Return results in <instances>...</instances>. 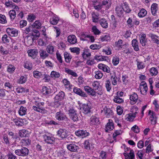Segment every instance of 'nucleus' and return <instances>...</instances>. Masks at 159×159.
Listing matches in <instances>:
<instances>
[{
  "mask_svg": "<svg viewBox=\"0 0 159 159\" xmlns=\"http://www.w3.org/2000/svg\"><path fill=\"white\" fill-rule=\"evenodd\" d=\"M55 118L59 121L64 120L67 125H69L70 124V120L61 111L56 113Z\"/></svg>",
  "mask_w": 159,
  "mask_h": 159,
  "instance_id": "1",
  "label": "nucleus"
},
{
  "mask_svg": "<svg viewBox=\"0 0 159 159\" xmlns=\"http://www.w3.org/2000/svg\"><path fill=\"white\" fill-rule=\"evenodd\" d=\"M44 141L48 144H53L55 142V138L50 133H46L43 135Z\"/></svg>",
  "mask_w": 159,
  "mask_h": 159,
  "instance_id": "2",
  "label": "nucleus"
},
{
  "mask_svg": "<svg viewBox=\"0 0 159 159\" xmlns=\"http://www.w3.org/2000/svg\"><path fill=\"white\" fill-rule=\"evenodd\" d=\"M14 152L16 155L19 156L25 157L28 155L29 150L25 147H22L21 149L16 150Z\"/></svg>",
  "mask_w": 159,
  "mask_h": 159,
  "instance_id": "3",
  "label": "nucleus"
},
{
  "mask_svg": "<svg viewBox=\"0 0 159 159\" xmlns=\"http://www.w3.org/2000/svg\"><path fill=\"white\" fill-rule=\"evenodd\" d=\"M92 86L95 90H98L96 91V93L98 95H102V86L100 85V83L98 81H96L93 82Z\"/></svg>",
  "mask_w": 159,
  "mask_h": 159,
  "instance_id": "4",
  "label": "nucleus"
},
{
  "mask_svg": "<svg viewBox=\"0 0 159 159\" xmlns=\"http://www.w3.org/2000/svg\"><path fill=\"white\" fill-rule=\"evenodd\" d=\"M148 114L150 116L149 119L151 122V124L155 125L157 123V118L156 114L154 111L149 110Z\"/></svg>",
  "mask_w": 159,
  "mask_h": 159,
  "instance_id": "5",
  "label": "nucleus"
},
{
  "mask_svg": "<svg viewBox=\"0 0 159 159\" xmlns=\"http://www.w3.org/2000/svg\"><path fill=\"white\" fill-rule=\"evenodd\" d=\"M75 134L76 136L81 138H85L89 135V133L86 130H79L75 131Z\"/></svg>",
  "mask_w": 159,
  "mask_h": 159,
  "instance_id": "6",
  "label": "nucleus"
},
{
  "mask_svg": "<svg viewBox=\"0 0 159 159\" xmlns=\"http://www.w3.org/2000/svg\"><path fill=\"white\" fill-rule=\"evenodd\" d=\"M68 131L65 129L60 128L57 132V135L62 139L67 137Z\"/></svg>",
  "mask_w": 159,
  "mask_h": 159,
  "instance_id": "7",
  "label": "nucleus"
},
{
  "mask_svg": "<svg viewBox=\"0 0 159 159\" xmlns=\"http://www.w3.org/2000/svg\"><path fill=\"white\" fill-rule=\"evenodd\" d=\"M82 108L83 112L85 114H87L91 112L90 109L91 107L90 103H88L83 104Z\"/></svg>",
  "mask_w": 159,
  "mask_h": 159,
  "instance_id": "8",
  "label": "nucleus"
},
{
  "mask_svg": "<svg viewBox=\"0 0 159 159\" xmlns=\"http://www.w3.org/2000/svg\"><path fill=\"white\" fill-rule=\"evenodd\" d=\"M74 92L79 96L84 97H87V95L82 89L77 87H75L73 89Z\"/></svg>",
  "mask_w": 159,
  "mask_h": 159,
  "instance_id": "9",
  "label": "nucleus"
},
{
  "mask_svg": "<svg viewBox=\"0 0 159 159\" xmlns=\"http://www.w3.org/2000/svg\"><path fill=\"white\" fill-rule=\"evenodd\" d=\"M25 119H22L20 118H15L13 120V122L15 125L18 126H21L25 124L24 122L25 121Z\"/></svg>",
  "mask_w": 159,
  "mask_h": 159,
  "instance_id": "10",
  "label": "nucleus"
},
{
  "mask_svg": "<svg viewBox=\"0 0 159 159\" xmlns=\"http://www.w3.org/2000/svg\"><path fill=\"white\" fill-rule=\"evenodd\" d=\"M67 148L68 150L72 152H78L79 149V147L74 144L71 143L67 145Z\"/></svg>",
  "mask_w": 159,
  "mask_h": 159,
  "instance_id": "11",
  "label": "nucleus"
},
{
  "mask_svg": "<svg viewBox=\"0 0 159 159\" xmlns=\"http://www.w3.org/2000/svg\"><path fill=\"white\" fill-rule=\"evenodd\" d=\"M108 122L107 124L105 129V131L108 132L109 130H111L113 129L114 126L112 120L109 119Z\"/></svg>",
  "mask_w": 159,
  "mask_h": 159,
  "instance_id": "12",
  "label": "nucleus"
},
{
  "mask_svg": "<svg viewBox=\"0 0 159 159\" xmlns=\"http://www.w3.org/2000/svg\"><path fill=\"white\" fill-rule=\"evenodd\" d=\"M98 67L99 69L102 70L103 71L107 73H109L110 72V69L108 66L106 65L103 64H99Z\"/></svg>",
  "mask_w": 159,
  "mask_h": 159,
  "instance_id": "13",
  "label": "nucleus"
},
{
  "mask_svg": "<svg viewBox=\"0 0 159 159\" xmlns=\"http://www.w3.org/2000/svg\"><path fill=\"white\" fill-rule=\"evenodd\" d=\"M67 41L68 42L72 44H74L77 42V39L75 35H71L67 37Z\"/></svg>",
  "mask_w": 159,
  "mask_h": 159,
  "instance_id": "14",
  "label": "nucleus"
},
{
  "mask_svg": "<svg viewBox=\"0 0 159 159\" xmlns=\"http://www.w3.org/2000/svg\"><path fill=\"white\" fill-rule=\"evenodd\" d=\"M140 42L143 46H145L147 42V39L146 38V35L145 34H142L139 38Z\"/></svg>",
  "mask_w": 159,
  "mask_h": 159,
  "instance_id": "15",
  "label": "nucleus"
},
{
  "mask_svg": "<svg viewBox=\"0 0 159 159\" xmlns=\"http://www.w3.org/2000/svg\"><path fill=\"white\" fill-rule=\"evenodd\" d=\"M124 155L126 159H134V151L130 150L129 154L124 153Z\"/></svg>",
  "mask_w": 159,
  "mask_h": 159,
  "instance_id": "16",
  "label": "nucleus"
},
{
  "mask_svg": "<svg viewBox=\"0 0 159 159\" xmlns=\"http://www.w3.org/2000/svg\"><path fill=\"white\" fill-rule=\"evenodd\" d=\"M129 98L131 103L134 104L136 102L138 99V95L136 93H134L130 95Z\"/></svg>",
  "mask_w": 159,
  "mask_h": 159,
  "instance_id": "17",
  "label": "nucleus"
},
{
  "mask_svg": "<svg viewBox=\"0 0 159 159\" xmlns=\"http://www.w3.org/2000/svg\"><path fill=\"white\" fill-rule=\"evenodd\" d=\"M98 118L96 116H92L90 118V123L92 125H94L99 123Z\"/></svg>",
  "mask_w": 159,
  "mask_h": 159,
  "instance_id": "18",
  "label": "nucleus"
},
{
  "mask_svg": "<svg viewBox=\"0 0 159 159\" xmlns=\"http://www.w3.org/2000/svg\"><path fill=\"white\" fill-rule=\"evenodd\" d=\"M157 9V4L156 3H153L151 6V12L153 16H155L156 15Z\"/></svg>",
  "mask_w": 159,
  "mask_h": 159,
  "instance_id": "19",
  "label": "nucleus"
},
{
  "mask_svg": "<svg viewBox=\"0 0 159 159\" xmlns=\"http://www.w3.org/2000/svg\"><path fill=\"white\" fill-rule=\"evenodd\" d=\"M103 110L104 113L107 117L109 118L111 115H112V111L110 108L105 107Z\"/></svg>",
  "mask_w": 159,
  "mask_h": 159,
  "instance_id": "20",
  "label": "nucleus"
},
{
  "mask_svg": "<svg viewBox=\"0 0 159 159\" xmlns=\"http://www.w3.org/2000/svg\"><path fill=\"white\" fill-rule=\"evenodd\" d=\"M99 22L101 26L104 28H107L108 27V23L107 20L104 18L100 19Z\"/></svg>",
  "mask_w": 159,
  "mask_h": 159,
  "instance_id": "21",
  "label": "nucleus"
},
{
  "mask_svg": "<svg viewBox=\"0 0 159 159\" xmlns=\"http://www.w3.org/2000/svg\"><path fill=\"white\" fill-rule=\"evenodd\" d=\"M138 42L136 39H133L132 41V44L134 49L135 51H138L139 50L138 46Z\"/></svg>",
  "mask_w": 159,
  "mask_h": 159,
  "instance_id": "22",
  "label": "nucleus"
},
{
  "mask_svg": "<svg viewBox=\"0 0 159 159\" xmlns=\"http://www.w3.org/2000/svg\"><path fill=\"white\" fill-rule=\"evenodd\" d=\"M65 95L63 91H61L57 94L55 97L54 99L55 100H61L64 98Z\"/></svg>",
  "mask_w": 159,
  "mask_h": 159,
  "instance_id": "23",
  "label": "nucleus"
},
{
  "mask_svg": "<svg viewBox=\"0 0 159 159\" xmlns=\"http://www.w3.org/2000/svg\"><path fill=\"white\" fill-rule=\"evenodd\" d=\"M27 109L26 107L21 106L19 110V114L21 116L25 115L26 113Z\"/></svg>",
  "mask_w": 159,
  "mask_h": 159,
  "instance_id": "24",
  "label": "nucleus"
},
{
  "mask_svg": "<svg viewBox=\"0 0 159 159\" xmlns=\"http://www.w3.org/2000/svg\"><path fill=\"white\" fill-rule=\"evenodd\" d=\"M64 57L66 62L67 63H70L72 58L70 54L67 52H65L64 53Z\"/></svg>",
  "mask_w": 159,
  "mask_h": 159,
  "instance_id": "25",
  "label": "nucleus"
},
{
  "mask_svg": "<svg viewBox=\"0 0 159 159\" xmlns=\"http://www.w3.org/2000/svg\"><path fill=\"white\" fill-rule=\"evenodd\" d=\"M19 134L20 137H25L28 135V131L25 129L21 130L19 131Z\"/></svg>",
  "mask_w": 159,
  "mask_h": 159,
  "instance_id": "26",
  "label": "nucleus"
},
{
  "mask_svg": "<svg viewBox=\"0 0 159 159\" xmlns=\"http://www.w3.org/2000/svg\"><path fill=\"white\" fill-rule=\"evenodd\" d=\"M65 72L69 75H71L74 77L78 76L77 74L73 70H71L68 68H65Z\"/></svg>",
  "mask_w": 159,
  "mask_h": 159,
  "instance_id": "27",
  "label": "nucleus"
},
{
  "mask_svg": "<svg viewBox=\"0 0 159 159\" xmlns=\"http://www.w3.org/2000/svg\"><path fill=\"white\" fill-rule=\"evenodd\" d=\"M116 11L118 16H120L123 13V9L121 6L116 7Z\"/></svg>",
  "mask_w": 159,
  "mask_h": 159,
  "instance_id": "28",
  "label": "nucleus"
},
{
  "mask_svg": "<svg viewBox=\"0 0 159 159\" xmlns=\"http://www.w3.org/2000/svg\"><path fill=\"white\" fill-rule=\"evenodd\" d=\"M147 11L144 8L141 9L138 13V16L139 17L142 18L146 16Z\"/></svg>",
  "mask_w": 159,
  "mask_h": 159,
  "instance_id": "29",
  "label": "nucleus"
},
{
  "mask_svg": "<svg viewBox=\"0 0 159 159\" xmlns=\"http://www.w3.org/2000/svg\"><path fill=\"white\" fill-rule=\"evenodd\" d=\"M102 6H105L106 9H108L111 6V3L109 0H103L102 2Z\"/></svg>",
  "mask_w": 159,
  "mask_h": 159,
  "instance_id": "30",
  "label": "nucleus"
},
{
  "mask_svg": "<svg viewBox=\"0 0 159 159\" xmlns=\"http://www.w3.org/2000/svg\"><path fill=\"white\" fill-rule=\"evenodd\" d=\"M28 52L29 56L33 57L37 55L38 52L36 49H30L29 50Z\"/></svg>",
  "mask_w": 159,
  "mask_h": 159,
  "instance_id": "31",
  "label": "nucleus"
},
{
  "mask_svg": "<svg viewBox=\"0 0 159 159\" xmlns=\"http://www.w3.org/2000/svg\"><path fill=\"white\" fill-rule=\"evenodd\" d=\"M39 52L41 57L43 59H45L48 56L46 52L42 49H40Z\"/></svg>",
  "mask_w": 159,
  "mask_h": 159,
  "instance_id": "32",
  "label": "nucleus"
},
{
  "mask_svg": "<svg viewBox=\"0 0 159 159\" xmlns=\"http://www.w3.org/2000/svg\"><path fill=\"white\" fill-rule=\"evenodd\" d=\"M92 19L93 22L96 23L98 22L99 21L98 20L99 15L98 14L94 12L92 13Z\"/></svg>",
  "mask_w": 159,
  "mask_h": 159,
  "instance_id": "33",
  "label": "nucleus"
},
{
  "mask_svg": "<svg viewBox=\"0 0 159 159\" xmlns=\"http://www.w3.org/2000/svg\"><path fill=\"white\" fill-rule=\"evenodd\" d=\"M11 39V38L7 34L4 35L2 37V41L3 43L7 44L8 43Z\"/></svg>",
  "mask_w": 159,
  "mask_h": 159,
  "instance_id": "34",
  "label": "nucleus"
},
{
  "mask_svg": "<svg viewBox=\"0 0 159 159\" xmlns=\"http://www.w3.org/2000/svg\"><path fill=\"white\" fill-rule=\"evenodd\" d=\"M121 7L123 11L126 13H129L131 11V10L129 8V6L125 3H123Z\"/></svg>",
  "mask_w": 159,
  "mask_h": 159,
  "instance_id": "35",
  "label": "nucleus"
},
{
  "mask_svg": "<svg viewBox=\"0 0 159 159\" xmlns=\"http://www.w3.org/2000/svg\"><path fill=\"white\" fill-rule=\"evenodd\" d=\"M59 20L58 17L56 16H53L50 19L51 23L53 25L57 24Z\"/></svg>",
  "mask_w": 159,
  "mask_h": 159,
  "instance_id": "36",
  "label": "nucleus"
},
{
  "mask_svg": "<svg viewBox=\"0 0 159 159\" xmlns=\"http://www.w3.org/2000/svg\"><path fill=\"white\" fill-rule=\"evenodd\" d=\"M42 24L39 20L35 21L33 23V26L34 28L37 29H39L41 28Z\"/></svg>",
  "mask_w": 159,
  "mask_h": 159,
  "instance_id": "37",
  "label": "nucleus"
},
{
  "mask_svg": "<svg viewBox=\"0 0 159 159\" xmlns=\"http://www.w3.org/2000/svg\"><path fill=\"white\" fill-rule=\"evenodd\" d=\"M42 92L43 94L47 95L50 93V89H48L47 87L44 86L43 87Z\"/></svg>",
  "mask_w": 159,
  "mask_h": 159,
  "instance_id": "38",
  "label": "nucleus"
},
{
  "mask_svg": "<svg viewBox=\"0 0 159 159\" xmlns=\"http://www.w3.org/2000/svg\"><path fill=\"white\" fill-rule=\"evenodd\" d=\"M70 50L71 52L75 53L77 55L79 54L80 51V49L78 47L70 48Z\"/></svg>",
  "mask_w": 159,
  "mask_h": 159,
  "instance_id": "39",
  "label": "nucleus"
},
{
  "mask_svg": "<svg viewBox=\"0 0 159 159\" xmlns=\"http://www.w3.org/2000/svg\"><path fill=\"white\" fill-rule=\"evenodd\" d=\"M135 116V113H130L128 115V116L126 118V120L127 121H132L134 120Z\"/></svg>",
  "mask_w": 159,
  "mask_h": 159,
  "instance_id": "40",
  "label": "nucleus"
},
{
  "mask_svg": "<svg viewBox=\"0 0 159 159\" xmlns=\"http://www.w3.org/2000/svg\"><path fill=\"white\" fill-rule=\"evenodd\" d=\"M33 75L34 77L37 79L43 77L42 73L36 70L33 72Z\"/></svg>",
  "mask_w": 159,
  "mask_h": 159,
  "instance_id": "41",
  "label": "nucleus"
},
{
  "mask_svg": "<svg viewBox=\"0 0 159 159\" xmlns=\"http://www.w3.org/2000/svg\"><path fill=\"white\" fill-rule=\"evenodd\" d=\"M11 19L13 20L16 16V12L14 10H12L9 11V13Z\"/></svg>",
  "mask_w": 159,
  "mask_h": 159,
  "instance_id": "42",
  "label": "nucleus"
},
{
  "mask_svg": "<svg viewBox=\"0 0 159 159\" xmlns=\"http://www.w3.org/2000/svg\"><path fill=\"white\" fill-rule=\"evenodd\" d=\"M24 67L29 70H31L32 68V65L30 61H26L24 65Z\"/></svg>",
  "mask_w": 159,
  "mask_h": 159,
  "instance_id": "43",
  "label": "nucleus"
},
{
  "mask_svg": "<svg viewBox=\"0 0 159 159\" xmlns=\"http://www.w3.org/2000/svg\"><path fill=\"white\" fill-rule=\"evenodd\" d=\"M150 74L152 76L156 75L158 74V71L157 69L155 67H152L150 70Z\"/></svg>",
  "mask_w": 159,
  "mask_h": 159,
  "instance_id": "44",
  "label": "nucleus"
},
{
  "mask_svg": "<svg viewBox=\"0 0 159 159\" xmlns=\"http://www.w3.org/2000/svg\"><path fill=\"white\" fill-rule=\"evenodd\" d=\"M95 77L96 79H100L103 76V74L101 71L98 70L95 72Z\"/></svg>",
  "mask_w": 159,
  "mask_h": 159,
  "instance_id": "45",
  "label": "nucleus"
},
{
  "mask_svg": "<svg viewBox=\"0 0 159 159\" xmlns=\"http://www.w3.org/2000/svg\"><path fill=\"white\" fill-rule=\"evenodd\" d=\"M111 79L112 81V84L113 85H116L117 83V78L116 75L114 74L111 75Z\"/></svg>",
  "mask_w": 159,
  "mask_h": 159,
  "instance_id": "46",
  "label": "nucleus"
},
{
  "mask_svg": "<svg viewBox=\"0 0 159 159\" xmlns=\"http://www.w3.org/2000/svg\"><path fill=\"white\" fill-rule=\"evenodd\" d=\"M84 147L85 149L89 150L90 149V143L89 142V140H85L84 143Z\"/></svg>",
  "mask_w": 159,
  "mask_h": 159,
  "instance_id": "47",
  "label": "nucleus"
},
{
  "mask_svg": "<svg viewBox=\"0 0 159 159\" xmlns=\"http://www.w3.org/2000/svg\"><path fill=\"white\" fill-rule=\"evenodd\" d=\"M16 91L18 93H22L25 91L27 92L29 91L28 89H26L25 90V89L22 87L17 88L16 89Z\"/></svg>",
  "mask_w": 159,
  "mask_h": 159,
  "instance_id": "48",
  "label": "nucleus"
},
{
  "mask_svg": "<svg viewBox=\"0 0 159 159\" xmlns=\"http://www.w3.org/2000/svg\"><path fill=\"white\" fill-rule=\"evenodd\" d=\"M16 67L12 65H9L7 67V71L10 73H12L14 71Z\"/></svg>",
  "mask_w": 159,
  "mask_h": 159,
  "instance_id": "49",
  "label": "nucleus"
},
{
  "mask_svg": "<svg viewBox=\"0 0 159 159\" xmlns=\"http://www.w3.org/2000/svg\"><path fill=\"white\" fill-rule=\"evenodd\" d=\"M137 66L138 69H143L145 67L144 64L142 62L137 61Z\"/></svg>",
  "mask_w": 159,
  "mask_h": 159,
  "instance_id": "50",
  "label": "nucleus"
},
{
  "mask_svg": "<svg viewBox=\"0 0 159 159\" xmlns=\"http://www.w3.org/2000/svg\"><path fill=\"white\" fill-rule=\"evenodd\" d=\"M143 88H140V92L141 93L143 94H144L146 93L148 90V86L147 84H145L144 86H143Z\"/></svg>",
  "mask_w": 159,
  "mask_h": 159,
  "instance_id": "51",
  "label": "nucleus"
},
{
  "mask_svg": "<svg viewBox=\"0 0 159 159\" xmlns=\"http://www.w3.org/2000/svg\"><path fill=\"white\" fill-rule=\"evenodd\" d=\"M46 50L48 53L52 54L54 51V48L52 45H49L47 46Z\"/></svg>",
  "mask_w": 159,
  "mask_h": 159,
  "instance_id": "52",
  "label": "nucleus"
},
{
  "mask_svg": "<svg viewBox=\"0 0 159 159\" xmlns=\"http://www.w3.org/2000/svg\"><path fill=\"white\" fill-rule=\"evenodd\" d=\"M21 142L24 143L25 146L29 145L30 144L31 140L29 139H23L21 140Z\"/></svg>",
  "mask_w": 159,
  "mask_h": 159,
  "instance_id": "53",
  "label": "nucleus"
},
{
  "mask_svg": "<svg viewBox=\"0 0 159 159\" xmlns=\"http://www.w3.org/2000/svg\"><path fill=\"white\" fill-rule=\"evenodd\" d=\"M0 52L3 55H7L9 53L8 51L4 48L2 46L0 48Z\"/></svg>",
  "mask_w": 159,
  "mask_h": 159,
  "instance_id": "54",
  "label": "nucleus"
},
{
  "mask_svg": "<svg viewBox=\"0 0 159 159\" xmlns=\"http://www.w3.org/2000/svg\"><path fill=\"white\" fill-rule=\"evenodd\" d=\"M106 88L107 91L108 92H109L111 89V83L109 80H108L106 81Z\"/></svg>",
  "mask_w": 159,
  "mask_h": 159,
  "instance_id": "55",
  "label": "nucleus"
},
{
  "mask_svg": "<svg viewBox=\"0 0 159 159\" xmlns=\"http://www.w3.org/2000/svg\"><path fill=\"white\" fill-rule=\"evenodd\" d=\"M36 17L33 14H31L28 15V17L27 18L28 20L30 22H32L34 20Z\"/></svg>",
  "mask_w": 159,
  "mask_h": 159,
  "instance_id": "56",
  "label": "nucleus"
},
{
  "mask_svg": "<svg viewBox=\"0 0 159 159\" xmlns=\"http://www.w3.org/2000/svg\"><path fill=\"white\" fill-rule=\"evenodd\" d=\"M92 30L95 35H98L101 33L100 31L97 28L96 26H94L92 27Z\"/></svg>",
  "mask_w": 159,
  "mask_h": 159,
  "instance_id": "57",
  "label": "nucleus"
},
{
  "mask_svg": "<svg viewBox=\"0 0 159 159\" xmlns=\"http://www.w3.org/2000/svg\"><path fill=\"white\" fill-rule=\"evenodd\" d=\"M51 76L52 78H59L60 77V74L58 72L52 71L51 73Z\"/></svg>",
  "mask_w": 159,
  "mask_h": 159,
  "instance_id": "58",
  "label": "nucleus"
},
{
  "mask_svg": "<svg viewBox=\"0 0 159 159\" xmlns=\"http://www.w3.org/2000/svg\"><path fill=\"white\" fill-rule=\"evenodd\" d=\"M114 101L115 102L117 103H120L123 102V100L118 96L115 97Z\"/></svg>",
  "mask_w": 159,
  "mask_h": 159,
  "instance_id": "59",
  "label": "nucleus"
},
{
  "mask_svg": "<svg viewBox=\"0 0 159 159\" xmlns=\"http://www.w3.org/2000/svg\"><path fill=\"white\" fill-rule=\"evenodd\" d=\"M110 38L108 35H105L100 37V39L102 41H107L110 40Z\"/></svg>",
  "mask_w": 159,
  "mask_h": 159,
  "instance_id": "60",
  "label": "nucleus"
},
{
  "mask_svg": "<svg viewBox=\"0 0 159 159\" xmlns=\"http://www.w3.org/2000/svg\"><path fill=\"white\" fill-rule=\"evenodd\" d=\"M70 117L74 122L77 121L79 120L77 113L70 116Z\"/></svg>",
  "mask_w": 159,
  "mask_h": 159,
  "instance_id": "61",
  "label": "nucleus"
},
{
  "mask_svg": "<svg viewBox=\"0 0 159 159\" xmlns=\"http://www.w3.org/2000/svg\"><path fill=\"white\" fill-rule=\"evenodd\" d=\"M101 47V45L96 44H92L90 46V48L93 50H96L100 48Z\"/></svg>",
  "mask_w": 159,
  "mask_h": 159,
  "instance_id": "62",
  "label": "nucleus"
},
{
  "mask_svg": "<svg viewBox=\"0 0 159 159\" xmlns=\"http://www.w3.org/2000/svg\"><path fill=\"white\" fill-rule=\"evenodd\" d=\"M76 113H77V111L73 108H70L68 110V114L69 116Z\"/></svg>",
  "mask_w": 159,
  "mask_h": 159,
  "instance_id": "63",
  "label": "nucleus"
},
{
  "mask_svg": "<svg viewBox=\"0 0 159 159\" xmlns=\"http://www.w3.org/2000/svg\"><path fill=\"white\" fill-rule=\"evenodd\" d=\"M119 62V58L117 57H114L112 60V63L114 65L116 66L118 64Z\"/></svg>",
  "mask_w": 159,
  "mask_h": 159,
  "instance_id": "64",
  "label": "nucleus"
}]
</instances>
